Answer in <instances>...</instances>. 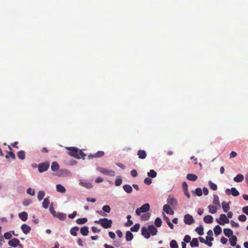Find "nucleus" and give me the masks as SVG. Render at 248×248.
Returning a JSON list of instances; mask_svg holds the SVG:
<instances>
[{"mask_svg":"<svg viewBox=\"0 0 248 248\" xmlns=\"http://www.w3.org/2000/svg\"><path fill=\"white\" fill-rule=\"evenodd\" d=\"M66 149L68 151V154L76 158L80 159L82 158L84 159L86 155L84 154L82 150H79L78 148L75 147H66Z\"/></svg>","mask_w":248,"mask_h":248,"instance_id":"nucleus-1","label":"nucleus"},{"mask_svg":"<svg viewBox=\"0 0 248 248\" xmlns=\"http://www.w3.org/2000/svg\"><path fill=\"white\" fill-rule=\"evenodd\" d=\"M95 223L100 224L104 228L108 229L111 227L112 221L107 218H100L99 220H95Z\"/></svg>","mask_w":248,"mask_h":248,"instance_id":"nucleus-2","label":"nucleus"},{"mask_svg":"<svg viewBox=\"0 0 248 248\" xmlns=\"http://www.w3.org/2000/svg\"><path fill=\"white\" fill-rule=\"evenodd\" d=\"M150 209V205L149 203H145L142 205L140 208L136 209V213L137 215L140 216L141 213H146Z\"/></svg>","mask_w":248,"mask_h":248,"instance_id":"nucleus-3","label":"nucleus"},{"mask_svg":"<svg viewBox=\"0 0 248 248\" xmlns=\"http://www.w3.org/2000/svg\"><path fill=\"white\" fill-rule=\"evenodd\" d=\"M49 163L48 162H45L42 163H40L38 165V171L40 173H42L47 170L49 167Z\"/></svg>","mask_w":248,"mask_h":248,"instance_id":"nucleus-4","label":"nucleus"},{"mask_svg":"<svg viewBox=\"0 0 248 248\" xmlns=\"http://www.w3.org/2000/svg\"><path fill=\"white\" fill-rule=\"evenodd\" d=\"M97 170L101 173L106 174L107 175L114 176L115 175V172L112 170H108L106 168H97Z\"/></svg>","mask_w":248,"mask_h":248,"instance_id":"nucleus-5","label":"nucleus"},{"mask_svg":"<svg viewBox=\"0 0 248 248\" xmlns=\"http://www.w3.org/2000/svg\"><path fill=\"white\" fill-rule=\"evenodd\" d=\"M216 221L221 225H223L225 223H228L230 222L225 214L220 215L219 219H217Z\"/></svg>","mask_w":248,"mask_h":248,"instance_id":"nucleus-6","label":"nucleus"},{"mask_svg":"<svg viewBox=\"0 0 248 248\" xmlns=\"http://www.w3.org/2000/svg\"><path fill=\"white\" fill-rule=\"evenodd\" d=\"M184 222L186 224L190 225L194 222L193 217L189 214H186L184 216Z\"/></svg>","mask_w":248,"mask_h":248,"instance_id":"nucleus-7","label":"nucleus"},{"mask_svg":"<svg viewBox=\"0 0 248 248\" xmlns=\"http://www.w3.org/2000/svg\"><path fill=\"white\" fill-rule=\"evenodd\" d=\"M79 185L85 187L86 188H91L93 187V185L91 183L87 180H79Z\"/></svg>","mask_w":248,"mask_h":248,"instance_id":"nucleus-8","label":"nucleus"},{"mask_svg":"<svg viewBox=\"0 0 248 248\" xmlns=\"http://www.w3.org/2000/svg\"><path fill=\"white\" fill-rule=\"evenodd\" d=\"M141 234L146 239H149L150 236L151 234L150 233V232L148 229V228H147L145 227H143L141 228Z\"/></svg>","mask_w":248,"mask_h":248,"instance_id":"nucleus-9","label":"nucleus"},{"mask_svg":"<svg viewBox=\"0 0 248 248\" xmlns=\"http://www.w3.org/2000/svg\"><path fill=\"white\" fill-rule=\"evenodd\" d=\"M104 152L102 151H98L96 153L93 155H88L89 159H92L93 158H99L104 155Z\"/></svg>","mask_w":248,"mask_h":248,"instance_id":"nucleus-10","label":"nucleus"},{"mask_svg":"<svg viewBox=\"0 0 248 248\" xmlns=\"http://www.w3.org/2000/svg\"><path fill=\"white\" fill-rule=\"evenodd\" d=\"M148 229L150 234L153 236L156 235L157 233V230L154 225H149L148 227Z\"/></svg>","mask_w":248,"mask_h":248,"instance_id":"nucleus-11","label":"nucleus"},{"mask_svg":"<svg viewBox=\"0 0 248 248\" xmlns=\"http://www.w3.org/2000/svg\"><path fill=\"white\" fill-rule=\"evenodd\" d=\"M163 210L168 214L173 215L174 213V211L170 208V205L168 204L164 205Z\"/></svg>","mask_w":248,"mask_h":248,"instance_id":"nucleus-12","label":"nucleus"},{"mask_svg":"<svg viewBox=\"0 0 248 248\" xmlns=\"http://www.w3.org/2000/svg\"><path fill=\"white\" fill-rule=\"evenodd\" d=\"M21 229L23 232L25 234H28L29 233L31 230V228L30 226L27 225L26 224H23L21 227Z\"/></svg>","mask_w":248,"mask_h":248,"instance_id":"nucleus-13","label":"nucleus"},{"mask_svg":"<svg viewBox=\"0 0 248 248\" xmlns=\"http://www.w3.org/2000/svg\"><path fill=\"white\" fill-rule=\"evenodd\" d=\"M208 208L209 209V212L211 214H215L217 212V210L219 207H218L216 205H210L208 206Z\"/></svg>","mask_w":248,"mask_h":248,"instance_id":"nucleus-14","label":"nucleus"},{"mask_svg":"<svg viewBox=\"0 0 248 248\" xmlns=\"http://www.w3.org/2000/svg\"><path fill=\"white\" fill-rule=\"evenodd\" d=\"M137 155L140 159H145L147 156L146 152L144 150H140L138 151Z\"/></svg>","mask_w":248,"mask_h":248,"instance_id":"nucleus-15","label":"nucleus"},{"mask_svg":"<svg viewBox=\"0 0 248 248\" xmlns=\"http://www.w3.org/2000/svg\"><path fill=\"white\" fill-rule=\"evenodd\" d=\"M19 217L21 220L25 221L28 219V213L25 211H23L18 215Z\"/></svg>","mask_w":248,"mask_h":248,"instance_id":"nucleus-16","label":"nucleus"},{"mask_svg":"<svg viewBox=\"0 0 248 248\" xmlns=\"http://www.w3.org/2000/svg\"><path fill=\"white\" fill-rule=\"evenodd\" d=\"M214 199L213 201V203L214 205L217 206L218 207H220V202L219 200V197L217 195H214Z\"/></svg>","mask_w":248,"mask_h":248,"instance_id":"nucleus-17","label":"nucleus"},{"mask_svg":"<svg viewBox=\"0 0 248 248\" xmlns=\"http://www.w3.org/2000/svg\"><path fill=\"white\" fill-rule=\"evenodd\" d=\"M203 221L206 223H212L213 222V218L211 215H207L204 217Z\"/></svg>","mask_w":248,"mask_h":248,"instance_id":"nucleus-18","label":"nucleus"},{"mask_svg":"<svg viewBox=\"0 0 248 248\" xmlns=\"http://www.w3.org/2000/svg\"><path fill=\"white\" fill-rule=\"evenodd\" d=\"M222 207L223 211L225 213L228 212L230 208L229 203L227 202H222Z\"/></svg>","mask_w":248,"mask_h":248,"instance_id":"nucleus-19","label":"nucleus"},{"mask_svg":"<svg viewBox=\"0 0 248 248\" xmlns=\"http://www.w3.org/2000/svg\"><path fill=\"white\" fill-rule=\"evenodd\" d=\"M237 237L235 235H232L229 239L230 244L232 246H235L236 244Z\"/></svg>","mask_w":248,"mask_h":248,"instance_id":"nucleus-20","label":"nucleus"},{"mask_svg":"<svg viewBox=\"0 0 248 248\" xmlns=\"http://www.w3.org/2000/svg\"><path fill=\"white\" fill-rule=\"evenodd\" d=\"M186 178L188 180L191 181H195L197 179L198 177L195 174L192 173H188L186 175Z\"/></svg>","mask_w":248,"mask_h":248,"instance_id":"nucleus-21","label":"nucleus"},{"mask_svg":"<svg viewBox=\"0 0 248 248\" xmlns=\"http://www.w3.org/2000/svg\"><path fill=\"white\" fill-rule=\"evenodd\" d=\"M56 189L58 192L62 193H64L66 191V189L65 187L61 184H58L56 185Z\"/></svg>","mask_w":248,"mask_h":248,"instance_id":"nucleus-22","label":"nucleus"},{"mask_svg":"<svg viewBox=\"0 0 248 248\" xmlns=\"http://www.w3.org/2000/svg\"><path fill=\"white\" fill-rule=\"evenodd\" d=\"M123 189L127 193H131L133 190L132 186L129 185H124Z\"/></svg>","mask_w":248,"mask_h":248,"instance_id":"nucleus-23","label":"nucleus"},{"mask_svg":"<svg viewBox=\"0 0 248 248\" xmlns=\"http://www.w3.org/2000/svg\"><path fill=\"white\" fill-rule=\"evenodd\" d=\"M133 238V234L130 231H127L126 232L125 239L127 241H130Z\"/></svg>","mask_w":248,"mask_h":248,"instance_id":"nucleus-24","label":"nucleus"},{"mask_svg":"<svg viewBox=\"0 0 248 248\" xmlns=\"http://www.w3.org/2000/svg\"><path fill=\"white\" fill-rule=\"evenodd\" d=\"M233 180L236 182H241L244 180V176L241 174H239L234 177Z\"/></svg>","mask_w":248,"mask_h":248,"instance_id":"nucleus-25","label":"nucleus"},{"mask_svg":"<svg viewBox=\"0 0 248 248\" xmlns=\"http://www.w3.org/2000/svg\"><path fill=\"white\" fill-rule=\"evenodd\" d=\"M223 232L225 236L230 237L232 235L233 232L230 229H224Z\"/></svg>","mask_w":248,"mask_h":248,"instance_id":"nucleus-26","label":"nucleus"},{"mask_svg":"<svg viewBox=\"0 0 248 248\" xmlns=\"http://www.w3.org/2000/svg\"><path fill=\"white\" fill-rule=\"evenodd\" d=\"M214 231L215 234L217 236L221 233L222 230L219 225H216L214 229Z\"/></svg>","mask_w":248,"mask_h":248,"instance_id":"nucleus-27","label":"nucleus"},{"mask_svg":"<svg viewBox=\"0 0 248 248\" xmlns=\"http://www.w3.org/2000/svg\"><path fill=\"white\" fill-rule=\"evenodd\" d=\"M88 227L84 226L80 229V232L84 236H87L88 234Z\"/></svg>","mask_w":248,"mask_h":248,"instance_id":"nucleus-28","label":"nucleus"},{"mask_svg":"<svg viewBox=\"0 0 248 248\" xmlns=\"http://www.w3.org/2000/svg\"><path fill=\"white\" fill-rule=\"evenodd\" d=\"M51 169L53 171H57L59 169V165L57 162L54 161L52 162Z\"/></svg>","mask_w":248,"mask_h":248,"instance_id":"nucleus-29","label":"nucleus"},{"mask_svg":"<svg viewBox=\"0 0 248 248\" xmlns=\"http://www.w3.org/2000/svg\"><path fill=\"white\" fill-rule=\"evenodd\" d=\"M190 245L191 247H198L199 246V241L197 238H194L190 242Z\"/></svg>","mask_w":248,"mask_h":248,"instance_id":"nucleus-30","label":"nucleus"},{"mask_svg":"<svg viewBox=\"0 0 248 248\" xmlns=\"http://www.w3.org/2000/svg\"><path fill=\"white\" fill-rule=\"evenodd\" d=\"M55 217H56L61 220H63L66 218V215L62 213H57Z\"/></svg>","mask_w":248,"mask_h":248,"instance_id":"nucleus-31","label":"nucleus"},{"mask_svg":"<svg viewBox=\"0 0 248 248\" xmlns=\"http://www.w3.org/2000/svg\"><path fill=\"white\" fill-rule=\"evenodd\" d=\"M49 201L48 198H46L44 199V201L42 203L43 207L45 209H47L48 207L49 204Z\"/></svg>","mask_w":248,"mask_h":248,"instance_id":"nucleus-32","label":"nucleus"},{"mask_svg":"<svg viewBox=\"0 0 248 248\" xmlns=\"http://www.w3.org/2000/svg\"><path fill=\"white\" fill-rule=\"evenodd\" d=\"M17 156L19 159L24 160L25 158V153L24 151H20L17 153Z\"/></svg>","mask_w":248,"mask_h":248,"instance_id":"nucleus-33","label":"nucleus"},{"mask_svg":"<svg viewBox=\"0 0 248 248\" xmlns=\"http://www.w3.org/2000/svg\"><path fill=\"white\" fill-rule=\"evenodd\" d=\"M140 228V224L137 223L130 228V230L133 232H137Z\"/></svg>","mask_w":248,"mask_h":248,"instance_id":"nucleus-34","label":"nucleus"},{"mask_svg":"<svg viewBox=\"0 0 248 248\" xmlns=\"http://www.w3.org/2000/svg\"><path fill=\"white\" fill-rule=\"evenodd\" d=\"M87 221V219L85 217L78 218L76 220V222L78 224H83Z\"/></svg>","mask_w":248,"mask_h":248,"instance_id":"nucleus-35","label":"nucleus"},{"mask_svg":"<svg viewBox=\"0 0 248 248\" xmlns=\"http://www.w3.org/2000/svg\"><path fill=\"white\" fill-rule=\"evenodd\" d=\"M45 196V193L44 191H39V192L38 193V195H37L38 200L39 201H41V200H43V199L44 198Z\"/></svg>","mask_w":248,"mask_h":248,"instance_id":"nucleus-36","label":"nucleus"},{"mask_svg":"<svg viewBox=\"0 0 248 248\" xmlns=\"http://www.w3.org/2000/svg\"><path fill=\"white\" fill-rule=\"evenodd\" d=\"M79 230V228L78 227H74L72 228L70 230V233L73 236H77V231H78Z\"/></svg>","mask_w":248,"mask_h":248,"instance_id":"nucleus-37","label":"nucleus"},{"mask_svg":"<svg viewBox=\"0 0 248 248\" xmlns=\"http://www.w3.org/2000/svg\"><path fill=\"white\" fill-rule=\"evenodd\" d=\"M147 175L149 177L155 178L156 176L157 173L154 170H151L149 172H148Z\"/></svg>","mask_w":248,"mask_h":248,"instance_id":"nucleus-38","label":"nucleus"},{"mask_svg":"<svg viewBox=\"0 0 248 248\" xmlns=\"http://www.w3.org/2000/svg\"><path fill=\"white\" fill-rule=\"evenodd\" d=\"M168 203L171 205H175L177 203V201L175 198H170L168 199Z\"/></svg>","mask_w":248,"mask_h":248,"instance_id":"nucleus-39","label":"nucleus"},{"mask_svg":"<svg viewBox=\"0 0 248 248\" xmlns=\"http://www.w3.org/2000/svg\"><path fill=\"white\" fill-rule=\"evenodd\" d=\"M155 224L157 227H161L162 225V220L159 217H157L155 219Z\"/></svg>","mask_w":248,"mask_h":248,"instance_id":"nucleus-40","label":"nucleus"},{"mask_svg":"<svg viewBox=\"0 0 248 248\" xmlns=\"http://www.w3.org/2000/svg\"><path fill=\"white\" fill-rule=\"evenodd\" d=\"M231 194L233 196H238L239 195V192L234 187H232L231 189Z\"/></svg>","mask_w":248,"mask_h":248,"instance_id":"nucleus-41","label":"nucleus"},{"mask_svg":"<svg viewBox=\"0 0 248 248\" xmlns=\"http://www.w3.org/2000/svg\"><path fill=\"white\" fill-rule=\"evenodd\" d=\"M195 231L200 235L203 234V229L202 226L196 228Z\"/></svg>","mask_w":248,"mask_h":248,"instance_id":"nucleus-42","label":"nucleus"},{"mask_svg":"<svg viewBox=\"0 0 248 248\" xmlns=\"http://www.w3.org/2000/svg\"><path fill=\"white\" fill-rule=\"evenodd\" d=\"M170 247L171 248H178L177 242L175 240H172L170 243Z\"/></svg>","mask_w":248,"mask_h":248,"instance_id":"nucleus-43","label":"nucleus"},{"mask_svg":"<svg viewBox=\"0 0 248 248\" xmlns=\"http://www.w3.org/2000/svg\"><path fill=\"white\" fill-rule=\"evenodd\" d=\"M122 183V180L121 176H117L115 181V185L116 186H120Z\"/></svg>","mask_w":248,"mask_h":248,"instance_id":"nucleus-44","label":"nucleus"},{"mask_svg":"<svg viewBox=\"0 0 248 248\" xmlns=\"http://www.w3.org/2000/svg\"><path fill=\"white\" fill-rule=\"evenodd\" d=\"M209 186H210V188L213 190H216L217 188V185L211 181L209 182Z\"/></svg>","mask_w":248,"mask_h":248,"instance_id":"nucleus-45","label":"nucleus"},{"mask_svg":"<svg viewBox=\"0 0 248 248\" xmlns=\"http://www.w3.org/2000/svg\"><path fill=\"white\" fill-rule=\"evenodd\" d=\"M150 217V215L149 213H145V214H143L141 216V218L142 220L146 221L149 219Z\"/></svg>","mask_w":248,"mask_h":248,"instance_id":"nucleus-46","label":"nucleus"},{"mask_svg":"<svg viewBox=\"0 0 248 248\" xmlns=\"http://www.w3.org/2000/svg\"><path fill=\"white\" fill-rule=\"evenodd\" d=\"M103 210L106 213H109L110 212V207L109 205H106L103 206L102 208Z\"/></svg>","mask_w":248,"mask_h":248,"instance_id":"nucleus-47","label":"nucleus"},{"mask_svg":"<svg viewBox=\"0 0 248 248\" xmlns=\"http://www.w3.org/2000/svg\"><path fill=\"white\" fill-rule=\"evenodd\" d=\"M8 244L13 247H16V238H13L11 240H9L8 242Z\"/></svg>","mask_w":248,"mask_h":248,"instance_id":"nucleus-48","label":"nucleus"},{"mask_svg":"<svg viewBox=\"0 0 248 248\" xmlns=\"http://www.w3.org/2000/svg\"><path fill=\"white\" fill-rule=\"evenodd\" d=\"M27 192L28 194L31 196H34L35 195L34 190L30 187L27 189Z\"/></svg>","mask_w":248,"mask_h":248,"instance_id":"nucleus-49","label":"nucleus"},{"mask_svg":"<svg viewBox=\"0 0 248 248\" xmlns=\"http://www.w3.org/2000/svg\"><path fill=\"white\" fill-rule=\"evenodd\" d=\"M195 194L198 196H201L202 194V192L201 188H197L195 189Z\"/></svg>","mask_w":248,"mask_h":248,"instance_id":"nucleus-50","label":"nucleus"},{"mask_svg":"<svg viewBox=\"0 0 248 248\" xmlns=\"http://www.w3.org/2000/svg\"><path fill=\"white\" fill-rule=\"evenodd\" d=\"M238 219L241 222H244L247 220V217L244 215H241L239 216Z\"/></svg>","mask_w":248,"mask_h":248,"instance_id":"nucleus-51","label":"nucleus"},{"mask_svg":"<svg viewBox=\"0 0 248 248\" xmlns=\"http://www.w3.org/2000/svg\"><path fill=\"white\" fill-rule=\"evenodd\" d=\"M12 235L10 232H5L4 234V237L6 239H10L11 238Z\"/></svg>","mask_w":248,"mask_h":248,"instance_id":"nucleus-52","label":"nucleus"},{"mask_svg":"<svg viewBox=\"0 0 248 248\" xmlns=\"http://www.w3.org/2000/svg\"><path fill=\"white\" fill-rule=\"evenodd\" d=\"M152 182V179L149 177L146 178L144 180V183L147 185H150Z\"/></svg>","mask_w":248,"mask_h":248,"instance_id":"nucleus-53","label":"nucleus"},{"mask_svg":"<svg viewBox=\"0 0 248 248\" xmlns=\"http://www.w3.org/2000/svg\"><path fill=\"white\" fill-rule=\"evenodd\" d=\"M49 210H50V213L52 214V215L54 216V217H55V216L56 215L57 213L56 212V211H55V210L53 208V207L52 205H51L50 207V208H49Z\"/></svg>","mask_w":248,"mask_h":248,"instance_id":"nucleus-54","label":"nucleus"},{"mask_svg":"<svg viewBox=\"0 0 248 248\" xmlns=\"http://www.w3.org/2000/svg\"><path fill=\"white\" fill-rule=\"evenodd\" d=\"M191 237L189 235H186L184 239V241L185 242L189 243L190 241Z\"/></svg>","mask_w":248,"mask_h":248,"instance_id":"nucleus-55","label":"nucleus"},{"mask_svg":"<svg viewBox=\"0 0 248 248\" xmlns=\"http://www.w3.org/2000/svg\"><path fill=\"white\" fill-rule=\"evenodd\" d=\"M231 224L232 227L238 228L239 226L238 223H236L233 220L231 221Z\"/></svg>","mask_w":248,"mask_h":248,"instance_id":"nucleus-56","label":"nucleus"},{"mask_svg":"<svg viewBox=\"0 0 248 248\" xmlns=\"http://www.w3.org/2000/svg\"><path fill=\"white\" fill-rule=\"evenodd\" d=\"M31 202V200H25L23 202V204L24 206H28L29 205Z\"/></svg>","mask_w":248,"mask_h":248,"instance_id":"nucleus-57","label":"nucleus"},{"mask_svg":"<svg viewBox=\"0 0 248 248\" xmlns=\"http://www.w3.org/2000/svg\"><path fill=\"white\" fill-rule=\"evenodd\" d=\"M182 187L183 188L184 191H187L188 190V186L186 182H184L182 184Z\"/></svg>","mask_w":248,"mask_h":248,"instance_id":"nucleus-58","label":"nucleus"},{"mask_svg":"<svg viewBox=\"0 0 248 248\" xmlns=\"http://www.w3.org/2000/svg\"><path fill=\"white\" fill-rule=\"evenodd\" d=\"M77 212L76 211H74L72 214H69L68 215V217L70 218H74L77 216Z\"/></svg>","mask_w":248,"mask_h":248,"instance_id":"nucleus-59","label":"nucleus"},{"mask_svg":"<svg viewBox=\"0 0 248 248\" xmlns=\"http://www.w3.org/2000/svg\"><path fill=\"white\" fill-rule=\"evenodd\" d=\"M131 175L133 177H136L138 175V173H137L136 170H132L131 171Z\"/></svg>","mask_w":248,"mask_h":248,"instance_id":"nucleus-60","label":"nucleus"},{"mask_svg":"<svg viewBox=\"0 0 248 248\" xmlns=\"http://www.w3.org/2000/svg\"><path fill=\"white\" fill-rule=\"evenodd\" d=\"M228 241V239L224 237H222L220 239V242L223 244H226Z\"/></svg>","mask_w":248,"mask_h":248,"instance_id":"nucleus-61","label":"nucleus"},{"mask_svg":"<svg viewBox=\"0 0 248 248\" xmlns=\"http://www.w3.org/2000/svg\"><path fill=\"white\" fill-rule=\"evenodd\" d=\"M92 230L94 233L99 232L100 231V229H98L96 227H92Z\"/></svg>","mask_w":248,"mask_h":248,"instance_id":"nucleus-62","label":"nucleus"},{"mask_svg":"<svg viewBox=\"0 0 248 248\" xmlns=\"http://www.w3.org/2000/svg\"><path fill=\"white\" fill-rule=\"evenodd\" d=\"M242 211L244 213L248 215V206L243 207Z\"/></svg>","mask_w":248,"mask_h":248,"instance_id":"nucleus-63","label":"nucleus"},{"mask_svg":"<svg viewBox=\"0 0 248 248\" xmlns=\"http://www.w3.org/2000/svg\"><path fill=\"white\" fill-rule=\"evenodd\" d=\"M236 155H237V154L234 151H232L231 153L230 154V158L235 157Z\"/></svg>","mask_w":248,"mask_h":248,"instance_id":"nucleus-64","label":"nucleus"}]
</instances>
